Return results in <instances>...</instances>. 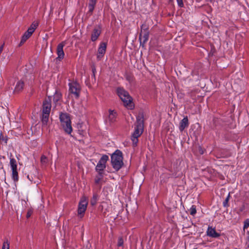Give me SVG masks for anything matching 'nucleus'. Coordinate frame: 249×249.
<instances>
[{
  "label": "nucleus",
  "instance_id": "32",
  "mask_svg": "<svg viewBox=\"0 0 249 249\" xmlns=\"http://www.w3.org/2000/svg\"><path fill=\"white\" fill-rule=\"evenodd\" d=\"M178 6L182 7L184 5L182 0H177Z\"/></svg>",
  "mask_w": 249,
  "mask_h": 249
},
{
  "label": "nucleus",
  "instance_id": "23",
  "mask_svg": "<svg viewBox=\"0 0 249 249\" xmlns=\"http://www.w3.org/2000/svg\"><path fill=\"white\" fill-rule=\"evenodd\" d=\"M12 178L15 181H17L18 180V177L17 170L12 171Z\"/></svg>",
  "mask_w": 249,
  "mask_h": 249
},
{
  "label": "nucleus",
  "instance_id": "18",
  "mask_svg": "<svg viewBox=\"0 0 249 249\" xmlns=\"http://www.w3.org/2000/svg\"><path fill=\"white\" fill-rule=\"evenodd\" d=\"M97 0H89V12L92 13L94 10Z\"/></svg>",
  "mask_w": 249,
  "mask_h": 249
},
{
  "label": "nucleus",
  "instance_id": "25",
  "mask_svg": "<svg viewBox=\"0 0 249 249\" xmlns=\"http://www.w3.org/2000/svg\"><path fill=\"white\" fill-rule=\"evenodd\" d=\"M196 213V207L195 205H193L190 209V213L191 215H194Z\"/></svg>",
  "mask_w": 249,
  "mask_h": 249
},
{
  "label": "nucleus",
  "instance_id": "2",
  "mask_svg": "<svg viewBox=\"0 0 249 249\" xmlns=\"http://www.w3.org/2000/svg\"><path fill=\"white\" fill-rule=\"evenodd\" d=\"M117 91L118 96L123 102L124 106L129 109H132L134 107L132 98L128 92L121 88H118Z\"/></svg>",
  "mask_w": 249,
  "mask_h": 249
},
{
  "label": "nucleus",
  "instance_id": "4",
  "mask_svg": "<svg viewBox=\"0 0 249 249\" xmlns=\"http://www.w3.org/2000/svg\"><path fill=\"white\" fill-rule=\"evenodd\" d=\"M59 118L61 122V125L64 130L67 133L70 134L72 130V129L69 115L66 113H61L60 114Z\"/></svg>",
  "mask_w": 249,
  "mask_h": 249
},
{
  "label": "nucleus",
  "instance_id": "11",
  "mask_svg": "<svg viewBox=\"0 0 249 249\" xmlns=\"http://www.w3.org/2000/svg\"><path fill=\"white\" fill-rule=\"evenodd\" d=\"M101 33V30L100 27H95L91 35V39L92 41H96Z\"/></svg>",
  "mask_w": 249,
  "mask_h": 249
},
{
  "label": "nucleus",
  "instance_id": "10",
  "mask_svg": "<svg viewBox=\"0 0 249 249\" xmlns=\"http://www.w3.org/2000/svg\"><path fill=\"white\" fill-rule=\"evenodd\" d=\"M65 45V43L64 42H62L61 43L59 44L57 47V54L58 55V57L57 59L59 60H61L64 58V53L63 51V47Z\"/></svg>",
  "mask_w": 249,
  "mask_h": 249
},
{
  "label": "nucleus",
  "instance_id": "36",
  "mask_svg": "<svg viewBox=\"0 0 249 249\" xmlns=\"http://www.w3.org/2000/svg\"><path fill=\"white\" fill-rule=\"evenodd\" d=\"M92 72H93V74L94 75V74H95V71H96V69H95V67H93L92 68Z\"/></svg>",
  "mask_w": 249,
  "mask_h": 249
},
{
  "label": "nucleus",
  "instance_id": "19",
  "mask_svg": "<svg viewBox=\"0 0 249 249\" xmlns=\"http://www.w3.org/2000/svg\"><path fill=\"white\" fill-rule=\"evenodd\" d=\"M10 163L12 171L17 170V161L15 159L11 158Z\"/></svg>",
  "mask_w": 249,
  "mask_h": 249
},
{
  "label": "nucleus",
  "instance_id": "6",
  "mask_svg": "<svg viewBox=\"0 0 249 249\" xmlns=\"http://www.w3.org/2000/svg\"><path fill=\"white\" fill-rule=\"evenodd\" d=\"M80 90V86L77 83L73 82L69 84V92L73 94L76 98L79 97Z\"/></svg>",
  "mask_w": 249,
  "mask_h": 249
},
{
  "label": "nucleus",
  "instance_id": "29",
  "mask_svg": "<svg viewBox=\"0 0 249 249\" xmlns=\"http://www.w3.org/2000/svg\"><path fill=\"white\" fill-rule=\"evenodd\" d=\"M124 244V240L122 237H119L118 242V246L119 247H123Z\"/></svg>",
  "mask_w": 249,
  "mask_h": 249
},
{
  "label": "nucleus",
  "instance_id": "35",
  "mask_svg": "<svg viewBox=\"0 0 249 249\" xmlns=\"http://www.w3.org/2000/svg\"><path fill=\"white\" fill-rule=\"evenodd\" d=\"M101 180V178H96L95 179V183H99V182H100V180Z\"/></svg>",
  "mask_w": 249,
  "mask_h": 249
},
{
  "label": "nucleus",
  "instance_id": "31",
  "mask_svg": "<svg viewBox=\"0 0 249 249\" xmlns=\"http://www.w3.org/2000/svg\"><path fill=\"white\" fill-rule=\"evenodd\" d=\"M249 227V219H246L244 222V230Z\"/></svg>",
  "mask_w": 249,
  "mask_h": 249
},
{
  "label": "nucleus",
  "instance_id": "14",
  "mask_svg": "<svg viewBox=\"0 0 249 249\" xmlns=\"http://www.w3.org/2000/svg\"><path fill=\"white\" fill-rule=\"evenodd\" d=\"M189 125L188 119L187 117H184L180 122L179 129L180 131H182Z\"/></svg>",
  "mask_w": 249,
  "mask_h": 249
},
{
  "label": "nucleus",
  "instance_id": "3",
  "mask_svg": "<svg viewBox=\"0 0 249 249\" xmlns=\"http://www.w3.org/2000/svg\"><path fill=\"white\" fill-rule=\"evenodd\" d=\"M111 164L113 168L118 171L124 165L123 154L121 151L116 150L111 156Z\"/></svg>",
  "mask_w": 249,
  "mask_h": 249
},
{
  "label": "nucleus",
  "instance_id": "12",
  "mask_svg": "<svg viewBox=\"0 0 249 249\" xmlns=\"http://www.w3.org/2000/svg\"><path fill=\"white\" fill-rule=\"evenodd\" d=\"M32 29H28V30L24 34L23 36H22L21 40L19 43V46H21L32 35Z\"/></svg>",
  "mask_w": 249,
  "mask_h": 249
},
{
  "label": "nucleus",
  "instance_id": "26",
  "mask_svg": "<svg viewBox=\"0 0 249 249\" xmlns=\"http://www.w3.org/2000/svg\"><path fill=\"white\" fill-rule=\"evenodd\" d=\"M230 197V194L229 193L225 201L223 202V206L225 207H228L229 206L228 202Z\"/></svg>",
  "mask_w": 249,
  "mask_h": 249
},
{
  "label": "nucleus",
  "instance_id": "37",
  "mask_svg": "<svg viewBox=\"0 0 249 249\" xmlns=\"http://www.w3.org/2000/svg\"><path fill=\"white\" fill-rule=\"evenodd\" d=\"M207 1H212V0H207Z\"/></svg>",
  "mask_w": 249,
  "mask_h": 249
},
{
  "label": "nucleus",
  "instance_id": "24",
  "mask_svg": "<svg viewBox=\"0 0 249 249\" xmlns=\"http://www.w3.org/2000/svg\"><path fill=\"white\" fill-rule=\"evenodd\" d=\"M61 97V94L56 92L54 95V98H53L54 101L57 102L58 100H60Z\"/></svg>",
  "mask_w": 249,
  "mask_h": 249
},
{
  "label": "nucleus",
  "instance_id": "16",
  "mask_svg": "<svg viewBox=\"0 0 249 249\" xmlns=\"http://www.w3.org/2000/svg\"><path fill=\"white\" fill-rule=\"evenodd\" d=\"M149 33L148 32L142 31L141 32L140 34V40L141 41L142 40L143 43H145L147 41L148 39Z\"/></svg>",
  "mask_w": 249,
  "mask_h": 249
},
{
  "label": "nucleus",
  "instance_id": "1",
  "mask_svg": "<svg viewBox=\"0 0 249 249\" xmlns=\"http://www.w3.org/2000/svg\"><path fill=\"white\" fill-rule=\"evenodd\" d=\"M144 115L142 112H140L137 117V121L135 130L131 136V140L133 146L137 145L138 142V138L140 137L143 129Z\"/></svg>",
  "mask_w": 249,
  "mask_h": 249
},
{
  "label": "nucleus",
  "instance_id": "13",
  "mask_svg": "<svg viewBox=\"0 0 249 249\" xmlns=\"http://www.w3.org/2000/svg\"><path fill=\"white\" fill-rule=\"evenodd\" d=\"M207 234L210 237L217 238L220 236V234L216 232L215 229L212 227H209L207 231Z\"/></svg>",
  "mask_w": 249,
  "mask_h": 249
},
{
  "label": "nucleus",
  "instance_id": "7",
  "mask_svg": "<svg viewBox=\"0 0 249 249\" xmlns=\"http://www.w3.org/2000/svg\"><path fill=\"white\" fill-rule=\"evenodd\" d=\"M108 159V157L106 155H103L100 159L96 167V170L99 172V174L101 175V172L106 168V163Z\"/></svg>",
  "mask_w": 249,
  "mask_h": 249
},
{
  "label": "nucleus",
  "instance_id": "15",
  "mask_svg": "<svg viewBox=\"0 0 249 249\" xmlns=\"http://www.w3.org/2000/svg\"><path fill=\"white\" fill-rule=\"evenodd\" d=\"M117 117L116 112L114 110H109V115L108 117V119L109 123H112L116 121Z\"/></svg>",
  "mask_w": 249,
  "mask_h": 249
},
{
  "label": "nucleus",
  "instance_id": "28",
  "mask_svg": "<svg viewBox=\"0 0 249 249\" xmlns=\"http://www.w3.org/2000/svg\"><path fill=\"white\" fill-rule=\"evenodd\" d=\"M47 162H48V160H47V157L44 155H42L41 157V163L43 164H45L47 163Z\"/></svg>",
  "mask_w": 249,
  "mask_h": 249
},
{
  "label": "nucleus",
  "instance_id": "17",
  "mask_svg": "<svg viewBox=\"0 0 249 249\" xmlns=\"http://www.w3.org/2000/svg\"><path fill=\"white\" fill-rule=\"evenodd\" d=\"M24 82L22 80L18 81L15 87L14 92H18L20 91L23 89L24 87Z\"/></svg>",
  "mask_w": 249,
  "mask_h": 249
},
{
  "label": "nucleus",
  "instance_id": "22",
  "mask_svg": "<svg viewBox=\"0 0 249 249\" xmlns=\"http://www.w3.org/2000/svg\"><path fill=\"white\" fill-rule=\"evenodd\" d=\"M98 196L96 194H94L90 200V204L92 206L96 205L97 201Z\"/></svg>",
  "mask_w": 249,
  "mask_h": 249
},
{
  "label": "nucleus",
  "instance_id": "33",
  "mask_svg": "<svg viewBox=\"0 0 249 249\" xmlns=\"http://www.w3.org/2000/svg\"><path fill=\"white\" fill-rule=\"evenodd\" d=\"M33 212L31 210H29L27 212L26 217L27 218H29L32 215Z\"/></svg>",
  "mask_w": 249,
  "mask_h": 249
},
{
  "label": "nucleus",
  "instance_id": "20",
  "mask_svg": "<svg viewBox=\"0 0 249 249\" xmlns=\"http://www.w3.org/2000/svg\"><path fill=\"white\" fill-rule=\"evenodd\" d=\"M50 114L42 113V122L44 124H46L49 119Z\"/></svg>",
  "mask_w": 249,
  "mask_h": 249
},
{
  "label": "nucleus",
  "instance_id": "27",
  "mask_svg": "<svg viewBox=\"0 0 249 249\" xmlns=\"http://www.w3.org/2000/svg\"><path fill=\"white\" fill-rule=\"evenodd\" d=\"M2 249H9V243L8 240H6L3 243Z\"/></svg>",
  "mask_w": 249,
  "mask_h": 249
},
{
  "label": "nucleus",
  "instance_id": "30",
  "mask_svg": "<svg viewBox=\"0 0 249 249\" xmlns=\"http://www.w3.org/2000/svg\"><path fill=\"white\" fill-rule=\"evenodd\" d=\"M148 28L146 24H143L141 26V32H142V31L148 32Z\"/></svg>",
  "mask_w": 249,
  "mask_h": 249
},
{
  "label": "nucleus",
  "instance_id": "21",
  "mask_svg": "<svg viewBox=\"0 0 249 249\" xmlns=\"http://www.w3.org/2000/svg\"><path fill=\"white\" fill-rule=\"evenodd\" d=\"M38 25V22L37 21H34L32 23L30 27L28 28V29H32V33H33L34 31H35L36 29L37 28V27Z\"/></svg>",
  "mask_w": 249,
  "mask_h": 249
},
{
  "label": "nucleus",
  "instance_id": "9",
  "mask_svg": "<svg viewBox=\"0 0 249 249\" xmlns=\"http://www.w3.org/2000/svg\"><path fill=\"white\" fill-rule=\"evenodd\" d=\"M51 107V99L49 98L46 99L43 103L42 113L50 114Z\"/></svg>",
  "mask_w": 249,
  "mask_h": 249
},
{
  "label": "nucleus",
  "instance_id": "34",
  "mask_svg": "<svg viewBox=\"0 0 249 249\" xmlns=\"http://www.w3.org/2000/svg\"><path fill=\"white\" fill-rule=\"evenodd\" d=\"M4 44L3 43L0 47V54L1 53V52H2L3 51V46H4Z\"/></svg>",
  "mask_w": 249,
  "mask_h": 249
},
{
  "label": "nucleus",
  "instance_id": "5",
  "mask_svg": "<svg viewBox=\"0 0 249 249\" xmlns=\"http://www.w3.org/2000/svg\"><path fill=\"white\" fill-rule=\"evenodd\" d=\"M88 204V198L85 196H82L79 202L78 208L77 210L78 216L80 218H82L84 216L85 211L87 208Z\"/></svg>",
  "mask_w": 249,
  "mask_h": 249
},
{
  "label": "nucleus",
  "instance_id": "8",
  "mask_svg": "<svg viewBox=\"0 0 249 249\" xmlns=\"http://www.w3.org/2000/svg\"><path fill=\"white\" fill-rule=\"evenodd\" d=\"M106 49L107 44L105 42L101 43L97 54V59L98 60H100L103 57L104 54L106 53Z\"/></svg>",
  "mask_w": 249,
  "mask_h": 249
}]
</instances>
